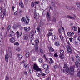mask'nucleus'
<instances>
[{"mask_svg":"<svg viewBox=\"0 0 80 80\" xmlns=\"http://www.w3.org/2000/svg\"><path fill=\"white\" fill-rule=\"evenodd\" d=\"M64 69L63 70V72L67 74V75H72L74 72V69L72 67H70L69 68L68 67V65L67 63L65 62L64 63V67H63Z\"/></svg>","mask_w":80,"mask_h":80,"instance_id":"nucleus-1","label":"nucleus"},{"mask_svg":"<svg viewBox=\"0 0 80 80\" xmlns=\"http://www.w3.org/2000/svg\"><path fill=\"white\" fill-rule=\"evenodd\" d=\"M11 27L9 25L8 28V29H7L6 32V34L8 35V37L10 38L12 37H13L15 35V33L12 31H11L10 32H9V30L10 29Z\"/></svg>","mask_w":80,"mask_h":80,"instance_id":"nucleus-2","label":"nucleus"},{"mask_svg":"<svg viewBox=\"0 0 80 80\" xmlns=\"http://www.w3.org/2000/svg\"><path fill=\"white\" fill-rule=\"evenodd\" d=\"M33 68L34 70H36V72H37V73L39 72L41 70V69L39 68V67L38 66V65L35 64H34Z\"/></svg>","mask_w":80,"mask_h":80,"instance_id":"nucleus-3","label":"nucleus"},{"mask_svg":"<svg viewBox=\"0 0 80 80\" xmlns=\"http://www.w3.org/2000/svg\"><path fill=\"white\" fill-rule=\"evenodd\" d=\"M71 44L69 42H68L67 43V49L69 53H72V48H71Z\"/></svg>","mask_w":80,"mask_h":80,"instance_id":"nucleus-4","label":"nucleus"},{"mask_svg":"<svg viewBox=\"0 0 80 80\" xmlns=\"http://www.w3.org/2000/svg\"><path fill=\"white\" fill-rule=\"evenodd\" d=\"M36 75L38 77H41V76H42V77H45L46 75V74L42 72V70L40 71V72H36Z\"/></svg>","mask_w":80,"mask_h":80,"instance_id":"nucleus-5","label":"nucleus"},{"mask_svg":"<svg viewBox=\"0 0 80 80\" xmlns=\"http://www.w3.org/2000/svg\"><path fill=\"white\" fill-rule=\"evenodd\" d=\"M21 21L24 22L25 25H28L29 23V21H28L27 20H26L25 18H21Z\"/></svg>","mask_w":80,"mask_h":80,"instance_id":"nucleus-6","label":"nucleus"},{"mask_svg":"<svg viewBox=\"0 0 80 80\" xmlns=\"http://www.w3.org/2000/svg\"><path fill=\"white\" fill-rule=\"evenodd\" d=\"M24 29L26 32H28L30 31V28L28 27H26L24 28Z\"/></svg>","mask_w":80,"mask_h":80,"instance_id":"nucleus-7","label":"nucleus"},{"mask_svg":"<svg viewBox=\"0 0 80 80\" xmlns=\"http://www.w3.org/2000/svg\"><path fill=\"white\" fill-rule=\"evenodd\" d=\"M39 3V2L38 1L33 2L31 4V7L32 8H33L35 5H37V4H38Z\"/></svg>","mask_w":80,"mask_h":80,"instance_id":"nucleus-8","label":"nucleus"},{"mask_svg":"<svg viewBox=\"0 0 80 80\" xmlns=\"http://www.w3.org/2000/svg\"><path fill=\"white\" fill-rule=\"evenodd\" d=\"M10 42L11 43H14L15 42V41L16 40H15V38H11L10 39Z\"/></svg>","mask_w":80,"mask_h":80,"instance_id":"nucleus-9","label":"nucleus"},{"mask_svg":"<svg viewBox=\"0 0 80 80\" xmlns=\"http://www.w3.org/2000/svg\"><path fill=\"white\" fill-rule=\"evenodd\" d=\"M8 58H9L8 55V53H6L5 56V60L7 63L8 62Z\"/></svg>","mask_w":80,"mask_h":80,"instance_id":"nucleus-10","label":"nucleus"},{"mask_svg":"<svg viewBox=\"0 0 80 80\" xmlns=\"http://www.w3.org/2000/svg\"><path fill=\"white\" fill-rule=\"evenodd\" d=\"M43 67L44 69H48L49 66L47 64H45L43 65Z\"/></svg>","mask_w":80,"mask_h":80,"instance_id":"nucleus-11","label":"nucleus"},{"mask_svg":"<svg viewBox=\"0 0 80 80\" xmlns=\"http://www.w3.org/2000/svg\"><path fill=\"white\" fill-rule=\"evenodd\" d=\"M34 47L35 48V50L36 52H38V46L36 44L34 45Z\"/></svg>","mask_w":80,"mask_h":80,"instance_id":"nucleus-12","label":"nucleus"},{"mask_svg":"<svg viewBox=\"0 0 80 80\" xmlns=\"http://www.w3.org/2000/svg\"><path fill=\"white\" fill-rule=\"evenodd\" d=\"M67 18H69V19H73L74 20H75L74 18H75L76 17V16H75V15H74L73 17L70 16H69V15H68L67 16Z\"/></svg>","mask_w":80,"mask_h":80,"instance_id":"nucleus-13","label":"nucleus"},{"mask_svg":"<svg viewBox=\"0 0 80 80\" xmlns=\"http://www.w3.org/2000/svg\"><path fill=\"white\" fill-rule=\"evenodd\" d=\"M46 17H48V21H50V14H49V12H47V14L46 15Z\"/></svg>","mask_w":80,"mask_h":80,"instance_id":"nucleus-14","label":"nucleus"},{"mask_svg":"<svg viewBox=\"0 0 80 80\" xmlns=\"http://www.w3.org/2000/svg\"><path fill=\"white\" fill-rule=\"evenodd\" d=\"M75 65L78 68H80V64L79 63V62L77 61L75 63Z\"/></svg>","mask_w":80,"mask_h":80,"instance_id":"nucleus-15","label":"nucleus"},{"mask_svg":"<svg viewBox=\"0 0 80 80\" xmlns=\"http://www.w3.org/2000/svg\"><path fill=\"white\" fill-rule=\"evenodd\" d=\"M2 42H3V36L0 33V43H2Z\"/></svg>","mask_w":80,"mask_h":80,"instance_id":"nucleus-16","label":"nucleus"},{"mask_svg":"<svg viewBox=\"0 0 80 80\" xmlns=\"http://www.w3.org/2000/svg\"><path fill=\"white\" fill-rule=\"evenodd\" d=\"M54 45L57 47H59L60 42L58 41H55L54 42Z\"/></svg>","mask_w":80,"mask_h":80,"instance_id":"nucleus-17","label":"nucleus"},{"mask_svg":"<svg viewBox=\"0 0 80 80\" xmlns=\"http://www.w3.org/2000/svg\"><path fill=\"white\" fill-rule=\"evenodd\" d=\"M49 52H55V50L52 47L49 48Z\"/></svg>","mask_w":80,"mask_h":80,"instance_id":"nucleus-18","label":"nucleus"},{"mask_svg":"<svg viewBox=\"0 0 80 80\" xmlns=\"http://www.w3.org/2000/svg\"><path fill=\"white\" fill-rule=\"evenodd\" d=\"M16 33L18 34L17 35V38H19V37L22 35V33L21 32H18V31H17Z\"/></svg>","mask_w":80,"mask_h":80,"instance_id":"nucleus-19","label":"nucleus"},{"mask_svg":"<svg viewBox=\"0 0 80 80\" xmlns=\"http://www.w3.org/2000/svg\"><path fill=\"white\" fill-rule=\"evenodd\" d=\"M19 6L21 8H23L24 7V5H23V3L22 2H20Z\"/></svg>","mask_w":80,"mask_h":80,"instance_id":"nucleus-20","label":"nucleus"},{"mask_svg":"<svg viewBox=\"0 0 80 80\" xmlns=\"http://www.w3.org/2000/svg\"><path fill=\"white\" fill-rule=\"evenodd\" d=\"M59 58L61 59H63L65 58V55H64V54H60L59 55Z\"/></svg>","mask_w":80,"mask_h":80,"instance_id":"nucleus-21","label":"nucleus"},{"mask_svg":"<svg viewBox=\"0 0 80 80\" xmlns=\"http://www.w3.org/2000/svg\"><path fill=\"white\" fill-rule=\"evenodd\" d=\"M66 7L67 8V9H68V10H74L75 9V8L72 7H68L66 6Z\"/></svg>","mask_w":80,"mask_h":80,"instance_id":"nucleus-22","label":"nucleus"},{"mask_svg":"<svg viewBox=\"0 0 80 80\" xmlns=\"http://www.w3.org/2000/svg\"><path fill=\"white\" fill-rule=\"evenodd\" d=\"M67 35L69 37H71L72 36V33L71 32H69L67 33Z\"/></svg>","mask_w":80,"mask_h":80,"instance_id":"nucleus-23","label":"nucleus"},{"mask_svg":"<svg viewBox=\"0 0 80 80\" xmlns=\"http://www.w3.org/2000/svg\"><path fill=\"white\" fill-rule=\"evenodd\" d=\"M72 30L74 31H77V30H78V29H77V27H76L75 26H73L72 27Z\"/></svg>","mask_w":80,"mask_h":80,"instance_id":"nucleus-24","label":"nucleus"},{"mask_svg":"<svg viewBox=\"0 0 80 80\" xmlns=\"http://www.w3.org/2000/svg\"><path fill=\"white\" fill-rule=\"evenodd\" d=\"M56 38H57V37H56V36L55 35L52 36V40H53L54 41H55V40H56Z\"/></svg>","mask_w":80,"mask_h":80,"instance_id":"nucleus-25","label":"nucleus"},{"mask_svg":"<svg viewBox=\"0 0 80 80\" xmlns=\"http://www.w3.org/2000/svg\"><path fill=\"white\" fill-rule=\"evenodd\" d=\"M40 26H39L37 28V32H38L39 33L40 32H41V30H40Z\"/></svg>","mask_w":80,"mask_h":80,"instance_id":"nucleus-26","label":"nucleus"},{"mask_svg":"<svg viewBox=\"0 0 80 80\" xmlns=\"http://www.w3.org/2000/svg\"><path fill=\"white\" fill-rule=\"evenodd\" d=\"M77 7L78 10H79V11H80V4L79 3H78L77 4Z\"/></svg>","mask_w":80,"mask_h":80,"instance_id":"nucleus-27","label":"nucleus"},{"mask_svg":"<svg viewBox=\"0 0 80 80\" xmlns=\"http://www.w3.org/2000/svg\"><path fill=\"white\" fill-rule=\"evenodd\" d=\"M30 55V52H29V51H28L26 53V57L27 58H28V57H29V55Z\"/></svg>","mask_w":80,"mask_h":80,"instance_id":"nucleus-28","label":"nucleus"},{"mask_svg":"<svg viewBox=\"0 0 80 80\" xmlns=\"http://www.w3.org/2000/svg\"><path fill=\"white\" fill-rule=\"evenodd\" d=\"M38 61L40 63H43V60L42 58H39Z\"/></svg>","mask_w":80,"mask_h":80,"instance_id":"nucleus-29","label":"nucleus"},{"mask_svg":"<svg viewBox=\"0 0 80 80\" xmlns=\"http://www.w3.org/2000/svg\"><path fill=\"white\" fill-rule=\"evenodd\" d=\"M2 13H3V15H6V9L5 8L4 9L2 10Z\"/></svg>","mask_w":80,"mask_h":80,"instance_id":"nucleus-30","label":"nucleus"},{"mask_svg":"<svg viewBox=\"0 0 80 80\" xmlns=\"http://www.w3.org/2000/svg\"><path fill=\"white\" fill-rule=\"evenodd\" d=\"M34 42L36 45L39 43V40L38 39H36Z\"/></svg>","mask_w":80,"mask_h":80,"instance_id":"nucleus-31","label":"nucleus"},{"mask_svg":"<svg viewBox=\"0 0 80 80\" xmlns=\"http://www.w3.org/2000/svg\"><path fill=\"white\" fill-rule=\"evenodd\" d=\"M60 54H64V51L62 50H60Z\"/></svg>","mask_w":80,"mask_h":80,"instance_id":"nucleus-32","label":"nucleus"},{"mask_svg":"<svg viewBox=\"0 0 80 80\" xmlns=\"http://www.w3.org/2000/svg\"><path fill=\"white\" fill-rule=\"evenodd\" d=\"M40 29L41 31V32H43L45 30V28L43 27H40Z\"/></svg>","mask_w":80,"mask_h":80,"instance_id":"nucleus-33","label":"nucleus"},{"mask_svg":"<svg viewBox=\"0 0 80 80\" xmlns=\"http://www.w3.org/2000/svg\"><path fill=\"white\" fill-rule=\"evenodd\" d=\"M59 37L60 38L61 40L63 41V38H63V36L62 35H60Z\"/></svg>","mask_w":80,"mask_h":80,"instance_id":"nucleus-34","label":"nucleus"},{"mask_svg":"<svg viewBox=\"0 0 80 80\" xmlns=\"http://www.w3.org/2000/svg\"><path fill=\"white\" fill-rule=\"evenodd\" d=\"M48 69H46L45 70V73H49V72H50L49 70Z\"/></svg>","mask_w":80,"mask_h":80,"instance_id":"nucleus-35","label":"nucleus"},{"mask_svg":"<svg viewBox=\"0 0 80 80\" xmlns=\"http://www.w3.org/2000/svg\"><path fill=\"white\" fill-rule=\"evenodd\" d=\"M9 55L10 58H12V53L11 52H10L9 53Z\"/></svg>","mask_w":80,"mask_h":80,"instance_id":"nucleus-36","label":"nucleus"},{"mask_svg":"<svg viewBox=\"0 0 80 80\" xmlns=\"http://www.w3.org/2000/svg\"><path fill=\"white\" fill-rule=\"evenodd\" d=\"M49 60L51 62V63H54V61L51 58H49Z\"/></svg>","mask_w":80,"mask_h":80,"instance_id":"nucleus-37","label":"nucleus"},{"mask_svg":"<svg viewBox=\"0 0 80 80\" xmlns=\"http://www.w3.org/2000/svg\"><path fill=\"white\" fill-rule=\"evenodd\" d=\"M27 67H28V64H24V67L25 68H26Z\"/></svg>","mask_w":80,"mask_h":80,"instance_id":"nucleus-38","label":"nucleus"},{"mask_svg":"<svg viewBox=\"0 0 80 80\" xmlns=\"http://www.w3.org/2000/svg\"><path fill=\"white\" fill-rule=\"evenodd\" d=\"M53 35V33L49 32L48 33V36H52Z\"/></svg>","mask_w":80,"mask_h":80,"instance_id":"nucleus-39","label":"nucleus"},{"mask_svg":"<svg viewBox=\"0 0 80 80\" xmlns=\"http://www.w3.org/2000/svg\"><path fill=\"white\" fill-rule=\"evenodd\" d=\"M18 57L20 58H22V57H23V56L20 54H18Z\"/></svg>","mask_w":80,"mask_h":80,"instance_id":"nucleus-40","label":"nucleus"},{"mask_svg":"<svg viewBox=\"0 0 80 80\" xmlns=\"http://www.w3.org/2000/svg\"><path fill=\"white\" fill-rule=\"evenodd\" d=\"M52 21L53 22H56V21H57V20H56V19L54 17L53 18Z\"/></svg>","mask_w":80,"mask_h":80,"instance_id":"nucleus-41","label":"nucleus"},{"mask_svg":"<svg viewBox=\"0 0 80 80\" xmlns=\"http://www.w3.org/2000/svg\"><path fill=\"white\" fill-rule=\"evenodd\" d=\"M17 28V26L16 25H14L13 26V29H16Z\"/></svg>","mask_w":80,"mask_h":80,"instance_id":"nucleus-42","label":"nucleus"},{"mask_svg":"<svg viewBox=\"0 0 80 80\" xmlns=\"http://www.w3.org/2000/svg\"><path fill=\"white\" fill-rule=\"evenodd\" d=\"M14 45H17V46H18V45H19L20 44L18 43V42H17L14 43Z\"/></svg>","mask_w":80,"mask_h":80,"instance_id":"nucleus-43","label":"nucleus"},{"mask_svg":"<svg viewBox=\"0 0 80 80\" xmlns=\"http://www.w3.org/2000/svg\"><path fill=\"white\" fill-rule=\"evenodd\" d=\"M58 66L55 65L54 66V68L55 70H56V69L58 68Z\"/></svg>","mask_w":80,"mask_h":80,"instance_id":"nucleus-44","label":"nucleus"},{"mask_svg":"<svg viewBox=\"0 0 80 80\" xmlns=\"http://www.w3.org/2000/svg\"><path fill=\"white\" fill-rule=\"evenodd\" d=\"M49 55L50 57H53V54L52 53H50L49 54Z\"/></svg>","mask_w":80,"mask_h":80,"instance_id":"nucleus-45","label":"nucleus"},{"mask_svg":"<svg viewBox=\"0 0 80 80\" xmlns=\"http://www.w3.org/2000/svg\"><path fill=\"white\" fill-rule=\"evenodd\" d=\"M28 37L25 36L24 37V39L25 40H28Z\"/></svg>","mask_w":80,"mask_h":80,"instance_id":"nucleus-46","label":"nucleus"},{"mask_svg":"<svg viewBox=\"0 0 80 80\" xmlns=\"http://www.w3.org/2000/svg\"><path fill=\"white\" fill-rule=\"evenodd\" d=\"M54 55L55 57H58V54H57V53H55Z\"/></svg>","mask_w":80,"mask_h":80,"instance_id":"nucleus-47","label":"nucleus"},{"mask_svg":"<svg viewBox=\"0 0 80 80\" xmlns=\"http://www.w3.org/2000/svg\"><path fill=\"white\" fill-rule=\"evenodd\" d=\"M76 58L78 61L80 60V57H79L78 56H76Z\"/></svg>","mask_w":80,"mask_h":80,"instance_id":"nucleus-48","label":"nucleus"},{"mask_svg":"<svg viewBox=\"0 0 80 80\" xmlns=\"http://www.w3.org/2000/svg\"><path fill=\"white\" fill-rule=\"evenodd\" d=\"M17 51L18 52H20V48H18L16 49Z\"/></svg>","mask_w":80,"mask_h":80,"instance_id":"nucleus-49","label":"nucleus"},{"mask_svg":"<svg viewBox=\"0 0 80 80\" xmlns=\"http://www.w3.org/2000/svg\"><path fill=\"white\" fill-rule=\"evenodd\" d=\"M36 59V58L35 57H33L32 58V60L33 61H34V60H35V59Z\"/></svg>","mask_w":80,"mask_h":80,"instance_id":"nucleus-50","label":"nucleus"},{"mask_svg":"<svg viewBox=\"0 0 80 80\" xmlns=\"http://www.w3.org/2000/svg\"><path fill=\"white\" fill-rule=\"evenodd\" d=\"M31 34H32V33H30V38H33V34H31Z\"/></svg>","mask_w":80,"mask_h":80,"instance_id":"nucleus-51","label":"nucleus"},{"mask_svg":"<svg viewBox=\"0 0 80 80\" xmlns=\"http://www.w3.org/2000/svg\"><path fill=\"white\" fill-rule=\"evenodd\" d=\"M58 32L60 34H62V31H61V29H58Z\"/></svg>","mask_w":80,"mask_h":80,"instance_id":"nucleus-52","label":"nucleus"},{"mask_svg":"<svg viewBox=\"0 0 80 80\" xmlns=\"http://www.w3.org/2000/svg\"><path fill=\"white\" fill-rule=\"evenodd\" d=\"M24 75L27 77H28V73L27 72H24Z\"/></svg>","mask_w":80,"mask_h":80,"instance_id":"nucleus-53","label":"nucleus"},{"mask_svg":"<svg viewBox=\"0 0 80 80\" xmlns=\"http://www.w3.org/2000/svg\"><path fill=\"white\" fill-rule=\"evenodd\" d=\"M40 53L42 54H43V51L42 49H41L40 50Z\"/></svg>","mask_w":80,"mask_h":80,"instance_id":"nucleus-54","label":"nucleus"},{"mask_svg":"<svg viewBox=\"0 0 80 80\" xmlns=\"http://www.w3.org/2000/svg\"><path fill=\"white\" fill-rule=\"evenodd\" d=\"M31 38L30 42L32 43L33 42V38Z\"/></svg>","mask_w":80,"mask_h":80,"instance_id":"nucleus-55","label":"nucleus"},{"mask_svg":"<svg viewBox=\"0 0 80 80\" xmlns=\"http://www.w3.org/2000/svg\"><path fill=\"white\" fill-rule=\"evenodd\" d=\"M18 11H17L14 13V15H18Z\"/></svg>","mask_w":80,"mask_h":80,"instance_id":"nucleus-56","label":"nucleus"},{"mask_svg":"<svg viewBox=\"0 0 80 80\" xmlns=\"http://www.w3.org/2000/svg\"><path fill=\"white\" fill-rule=\"evenodd\" d=\"M1 17L2 19L3 20V19H4V16L3 15H2L1 16Z\"/></svg>","mask_w":80,"mask_h":80,"instance_id":"nucleus-57","label":"nucleus"},{"mask_svg":"<svg viewBox=\"0 0 80 80\" xmlns=\"http://www.w3.org/2000/svg\"><path fill=\"white\" fill-rule=\"evenodd\" d=\"M29 72L31 74H32V73H33V70H32V69H31L30 70Z\"/></svg>","mask_w":80,"mask_h":80,"instance_id":"nucleus-58","label":"nucleus"},{"mask_svg":"<svg viewBox=\"0 0 80 80\" xmlns=\"http://www.w3.org/2000/svg\"><path fill=\"white\" fill-rule=\"evenodd\" d=\"M69 40L71 42H73V39L72 38H69Z\"/></svg>","mask_w":80,"mask_h":80,"instance_id":"nucleus-59","label":"nucleus"},{"mask_svg":"<svg viewBox=\"0 0 80 80\" xmlns=\"http://www.w3.org/2000/svg\"><path fill=\"white\" fill-rule=\"evenodd\" d=\"M5 80H9V78L8 76H6Z\"/></svg>","mask_w":80,"mask_h":80,"instance_id":"nucleus-60","label":"nucleus"},{"mask_svg":"<svg viewBox=\"0 0 80 80\" xmlns=\"http://www.w3.org/2000/svg\"><path fill=\"white\" fill-rule=\"evenodd\" d=\"M75 45H78V42L77 41H75L74 42Z\"/></svg>","mask_w":80,"mask_h":80,"instance_id":"nucleus-61","label":"nucleus"},{"mask_svg":"<svg viewBox=\"0 0 80 80\" xmlns=\"http://www.w3.org/2000/svg\"><path fill=\"white\" fill-rule=\"evenodd\" d=\"M28 0H25L24 1L25 3H27L28 2Z\"/></svg>","mask_w":80,"mask_h":80,"instance_id":"nucleus-62","label":"nucleus"},{"mask_svg":"<svg viewBox=\"0 0 80 80\" xmlns=\"http://www.w3.org/2000/svg\"><path fill=\"white\" fill-rule=\"evenodd\" d=\"M19 12L20 13H22V10L20 9L19 10Z\"/></svg>","mask_w":80,"mask_h":80,"instance_id":"nucleus-63","label":"nucleus"},{"mask_svg":"<svg viewBox=\"0 0 80 80\" xmlns=\"http://www.w3.org/2000/svg\"><path fill=\"white\" fill-rule=\"evenodd\" d=\"M77 75L78 77H80V72L77 73Z\"/></svg>","mask_w":80,"mask_h":80,"instance_id":"nucleus-64","label":"nucleus"}]
</instances>
